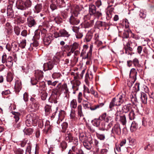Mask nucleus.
<instances>
[{
  "label": "nucleus",
  "instance_id": "774afa93",
  "mask_svg": "<svg viewBox=\"0 0 154 154\" xmlns=\"http://www.w3.org/2000/svg\"><path fill=\"white\" fill-rule=\"evenodd\" d=\"M106 123H109L110 122H113L112 118L111 117H107L105 119Z\"/></svg>",
  "mask_w": 154,
  "mask_h": 154
},
{
  "label": "nucleus",
  "instance_id": "20e7f679",
  "mask_svg": "<svg viewBox=\"0 0 154 154\" xmlns=\"http://www.w3.org/2000/svg\"><path fill=\"white\" fill-rule=\"evenodd\" d=\"M104 105V103H103L95 105H92L91 103H89L87 104H85L82 105L84 109H85L87 110L90 109L91 111H93L102 107Z\"/></svg>",
  "mask_w": 154,
  "mask_h": 154
},
{
  "label": "nucleus",
  "instance_id": "49530a36",
  "mask_svg": "<svg viewBox=\"0 0 154 154\" xmlns=\"http://www.w3.org/2000/svg\"><path fill=\"white\" fill-rule=\"evenodd\" d=\"M74 84L73 86L72 87L73 88H74L75 87H76V90H78V86H79L80 84V82L77 80H76L74 82Z\"/></svg>",
  "mask_w": 154,
  "mask_h": 154
},
{
  "label": "nucleus",
  "instance_id": "4c0bfd02",
  "mask_svg": "<svg viewBox=\"0 0 154 154\" xmlns=\"http://www.w3.org/2000/svg\"><path fill=\"white\" fill-rule=\"evenodd\" d=\"M18 43L14 41L12 42L11 44V48L16 51H18Z\"/></svg>",
  "mask_w": 154,
  "mask_h": 154
},
{
  "label": "nucleus",
  "instance_id": "58836bf2",
  "mask_svg": "<svg viewBox=\"0 0 154 154\" xmlns=\"http://www.w3.org/2000/svg\"><path fill=\"white\" fill-rule=\"evenodd\" d=\"M99 129L101 131L106 130V123L102 122L100 124L99 127Z\"/></svg>",
  "mask_w": 154,
  "mask_h": 154
},
{
  "label": "nucleus",
  "instance_id": "6ab92c4d",
  "mask_svg": "<svg viewBox=\"0 0 154 154\" xmlns=\"http://www.w3.org/2000/svg\"><path fill=\"white\" fill-rule=\"evenodd\" d=\"M61 37H69L70 35L69 32L64 29H61L59 31Z\"/></svg>",
  "mask_w": 154,
  "mask_h": 154
},
{
  "label": "nucleus",
  "instance_id": "f8f14e48",
  "mask_svg": "<svg viewBox=\"0 0 154 154\" xmlns=\"http://www.w3.org/2000/svg\"><path fill=\"white\" fill-rule=\"evenodd\" d=\"M137 73L136 70L134 68H132L130 70L129 76L131 78H133V80L131 82H133V83H134L137 79Z\"/></svg>",
  "mask_w": 154,
  "mask_h": 154
},
{
  "label": "nucleus",
  "instance_id": "a18cd8bd",
  "mask_svg": "<svg viewBox=\"0 0 154 154\" xmlns=\"http://www.w3.org/2000/svg\"><path fill=\"white\" fill-rule=\"evenodd\" d=\"M139 16L140 18L144 19L146 17V12L143 10H141L140 11Z\"/></svg>",
  "mask_w": 154,
  "mask_h": 154
},
{
  "label": "nucleus",
  "instance_id": "c85d7f7f",
  "mask_svg": "<svg viewBox=\"0 0 154 154\" xmlns=\"http://www.w3.org/2000/svg\"><path fill=\"white\" fill-rule=\"evenodd\" d=\"M62 76L61 74L59 72H54L52 75V77L54 79H59Z\"/></svg>",
  "mask_w": 154,
  "mask_h": 154
},
{
  "label": "nucleus",
  "instance_id": "8fccbe9b",
  "mask_svg": "<svg viewBox=\"0 0 154 154\" xmlns=\"http://www.w3.org/2000/svg\"><path fill=\"white\" fill-rule=\"evenodd\" d=\"M26 45V40L23 39L19 44V46L23 48H25Z\"/></svg>",
  "mask_w": 154,
  "mask_h": 154
},
{
  "label": "nucleus",
  "instance_id": "c9c22d12",
  "mask_svg": "<svg viewBox=\"0 0 154 154\" xmlns=\"http://www.w3.org/2000/svg\"><path fill=\"white\" fill-rule=\"evenodd\" d=\"M66 116L65 112L63 110H61L59 114V120L62 121Z\"/></svg>",
  "mask_w": 154,
  "mask_h": 154
},
{
  "label": "nucleus",
  "instance_id": "7c9ffc66",
  "mask_svg": "<svg viewBox=\"0 0 154 154\" xmlns=\"http://www.w3.org/2000/svg\"><path fill=\"white\" fill-rule=\"evenodd\" d=\"M137 124L135 122H133L130 127L131 131L134 132L137 129Z\"/></svg>",
  "mask_w": 154,
  "mask_h": 154
},
{
  "label": "nucleus",
  "instance_id": "c756f323",
  "mask_svg": "<svg viewBox=\"0 0 154 154\" xmlns=\"http://www.w3.org/2000/svg\"><path fill=\"white\" fill-rule=\"evenodd\" d=\"M64 0H56V4L60 8H62L65 6Z\"/></svg>",
  "mask_w": 154,
  "mask_h": 154
},
{
  "label": "nucleus",
  "instance_id": "9d476101",
  "mask_svg": "<svg viewBox=\"0 0 154 154\" xmlns=\"http://www.w3.org/2000/svg\"><path fill=\"white\" fill-rule=\"evenodd\" d=\"M27 23L28 26L31 27L35 26L37 24L36 22L34 17L31 16L29 17L27 19Z\"/></svg>",
  "mask_w": 154,
  "mask_h": 154
},
{
  "label": "nucleus",
  "instance_id": "79ce46f5",
  "mask_svg": "<svg viewBox=\"0 0 154 154\" xmlns=\"http://www.w3.org/2000/svg\"><path fill=\"white\" fill-rule=\"evenodd\" d=\"M24 5L25 8L30 7L32 5V2L30 0H26L24 2Z\"/></svg>",
  "mask_w": 154,
  "mask_h": 154
},
{
  "label": "nucleus",
  "instance_id": "6e6d98bb",
  "mask_svg": "<svg viewBox=\"0 0 154 154\" xmlns=\"http://www.w3.org/2000/svg\"><path fill=\"white\" fill-rule=\"evenodd\" d=\"M51 128L50 125L48 124L45 125V128L44 129V132L46 134L48 132H49Z\"/></svg>",
  "mask_w": 154,
  "mask_h": 154
},
{
  "label": "nucleus",
  "instance_id": "a211bd4d",
  "mask_svg": "<svg viewBox=\"0 0 154 154\" xmlns=\"http://www.w3.org/2000/svg\"><path fill=\"white\" fill-rule=\"evenodd\" d=\"M7 14L9 18H12L14 17V14L11 5L8 6L7 8Z\"/></svg>",
  "mask_w": 154,
  "mask_h": 154
},
{
  "label": "nucleus",
  "instance_id": "680f3d73",
  "mask_svg": "<svg viewBox=\"0 0 154 154\" xmlns=\"http://www.w3.org/2000/svg\"><path fill=\"white\" fill-rule=\"evenodd\" d=\"M20 114L19 113H16L14 114V118L15 119V121L17 122L19 119V116Z\"/></svg>",
  "mask_w": 154,
  "mask_h": 154
},
{
  "label": "nucleus",
  "instance_id": "f03ea898",
  "mask_svg": "<svg viewBox=\"0 0 154 154\" xmlns=\"http://www.w3.org/2000/svg\"><path fill=\"white\" fill-rule=\"evenodd\" d=\"M34 116V115L33 114L27 116L25 122L27 126L29 127L32 125L35 126L37 122L38 117Z\"/></svg>",
  "mask_w": 154,
  "mask_h": 154
},
{
  "label": "nucleus",
  "instance_id": "39448f33",
  "mask_svg": "<svg viewBox=\"0 0 154 154\" xmlns=\"http://www.w3.org/2000/svg\"><path fill=\"white\" fill-rule=\"evenodd\" d=\"M116 120L119 121L123 125H125L126 123V120L125 116L122 115L121 112L117 110L116 113Z\"/></svg>",
  "mask_w": 154,
  "mask_h": 154
},
{
  "label": "nucleus",
  "instance_id": "2f4dec72",
  "mask_svg": "<svg viewBox=\"0 0 154 154\" xmlns=\"http://www.w3.org/2000/svg\"><path fill=\"white\" fill-rule=\"evenodd\" d=\"M122 109L124 112L125 113L128 112L129 111H131V107L130 105L127 104L124 106L123 108H122Z\"/></svg>",
  "mask_w": 154,
  "mask_h": 154
},
{
  "label": "nucleus",
  "instance_id": "5701e85b",
  "mask_svg": "<svg viewBox=\"0 0 154 154\" xmlns=\"http://www.w3.org/2000/svg\"><path fill=\"white\" fill-rule=\"evenodd\" d=\"M140 98L142 103H147V96L144 93L141 94Z\"/></svg>",
  "mask_w": 154,
  "mask_h": 154
},
{
  "label": "nucleus",
  "instance_id": "6e6552de",
  "mask_svg": "<svg viewBox=\"0 0 154 154\" xmlns=\"http://www.w3.org/2000/svg\"><path fill=\"white\" fill-rule=\"evenodd\" d=\"M112 132L113 134L119 135L121 133L120 124L118 123L115 124L112 128Z\"/></svg>",
  "mask_w": 154,
  "mask_h": 154
},
{
  "label": "nucleus",
  "instance_id": "ddd939ff",
  "mask_svg": "<svg viewBox=\"0 0 154 154\" xmlns=\"http://www.w3.org/2000/svg\"><path fill=\"white\" fill-rule=\"evenodd\" d=\"M72 29L73 31L75 33L76 37L77 38L80 39L83 37V33L79 31V28L74 27L72 28Z\"/></svg>",
  "mask_w": 154,
  "mask_h": 154
},
{
  "label": "nucleus",
  "instance_id": "412c9836",
  "mask_svg": "<svg viewBox=\"0 0 154 154\" xmlns=\"http://www.w3.org/2000/svg\"><path fill=\"white\" fill-rule=\"evenodd\" d=\"M42 8V6L41 4H37L34 7V11L35 13H38L41 11Z\"/></svg>",
  "mask_w": 154,
  "mask_h": 154
},
{
  "label": "nucleus",
  "instance_id": "5fc2aeb1",
  "mask_svg": "<svg viewBox=\"0 0 154 154\" xmlns=\"http://www.w3.org/2000/svg\"><path fill=\"white\" fill-rule=\"evenodd\" d=\"M54 20L57 24H60L62 22V19L59 17H56L54 18Z\"/></svg>",
  "mask_w": 154,
  "mask_h": 154
},
{
  "label": "nucleus",
  "instance_id": "69168bd1",
  "mask_svg": "<svg viewBox=\"0 0 154 154\" xmlns=\"http://www.w3.org/2000/svg\"><path fill=\"white\" fill-rule=\"evenodd\" d=\"M23 152V150L21 149H17L15 151L16 154H22Z\"/></svg>",
  "mask_w": 154,
  "mask_h": 154
},
{
  "label": "nucleus",
  "instance_id": "de8ad7c7",
  "mask_svg": "<svg viewBox=\"0 0 154 154\" xmlns=\"http://www.w3.org/2000/svg\"><path fill=\"white\" fill-rule=\"evenodd\" d=\"M129 143L131 145L135 146L136 144V141L135 139L130 138L129 139Z\"/></svg>",
  "mask_w": 154,
  "mask_h": 154
},
{
  "label": "nucleus",
  "instance_id": "3c124183",
  "mask_svg": "<svg viewBox=\"0 0 154 154\" xmlns=\"http://www.w3.org/2000/svg\"><path fill=\"white\" fill-rule=\"evenodd\" d=\"M94 22V20H92L91 21V23H90L89 22H86L84 24V26L85 28H88L92 25Z\"/></svg>",
  "mask_w": 154,
  "mask_h": 154
},
{
  "label": "nucleus",
  "instance_id": "338daca9",
  "mask_svg": "<svg viewBox=\"0 0 154 154\" xmlns=\"http://www.w3.org/2000/svg\"><path fill=\"white\" fill-rule=\"evenodd\" d=\"M38 79L36 78L35 79L34 78L32 79H31V83L32 85H36L38 81Z\"/></svg>",
  "mask_w": 154,
  "mask_h": 154
},
{
  "label": "nucleus",
  "instance_id": "0e129e2a",
  "mask_svg": "<svg viewBox=\"0 0 154 154\" xmlns=\"http://www.w3.org/2000/svg\"><path fill=\"white\" fill-rule=\"evenodd\" d=\"M60 146L63 149H65L67 147V144L65 141L62 142L60 144Z\"/></svg>",
  "mask_w": 154,
  "mask_h": 154
},
{
  "label": "nucleus",
  "instance_id": "72a5a7b5",
  "mask_svg": "<svg viewBox=\"0 0 154 154\" xmlns=\"http://www.w3.org/2000/svg\"><path fill=\"white\" fill-rule=\"evenodd\" d=\"M39 104L37 102L34 103H32L31 108L32 109V111H35L38 109Z\"/></svg>",
  "mask_w": 154,
  "mask_h": 154
},
{
  "label": "nucleus",
  "instance_id": "0eeeda50",
  "mask_svg": "<svg viewBox=\"0 0 154 154\" xmlns=\"http://www.w3.org/2000/svg\"><path fill=\"white\" fill-rule=\"evenodd\" d=\"M57 91L59 92L60 91H64V92L67 94L69 92L68 89L67 87L66 84L65 83L61 85V83H59L57 86Z\"/></svg>",
  "mask_w": 154,
  "mask_h": 154
},
{
  "label": "nucleus",
  "instance_id": "423d86ee",
  "mask_svg": "<svg viewBox=\"0 0 154 154\" xmlns=\"http://www.w3.org/2000/svg\"><path fill=\"white\" fill-rule=\"evenodd\" d=\"M65 139L68 142H73L75 144H76L78 142V139L75 138H74L72 135L71 133L67 131L64 135Z\"/></svg>",
  "mask_w": 154,
  "mask_h": 154
},
{
  "label": "nucleus",
  "instance_id": "7ed1b4c3",
  "mask_svg": "<svg viewBox=\"0 0 154 154\" xmlns=\"http://www.w3.org/2000/svg\"><path fill=\"white\" fill-rule=\"evenodd\" d=\"M89 13L90 15H93L98 18L102 16V13L99 11H97L95 6L92 4L89 6Z\"/></svg>",
  "mask_w": 154,
  "mask_h": 154
},
{
  "label": "nucleus",
  "instance_id": "ea45409f",
  "mask_svg": "<svg viewBox=\"0 0 154 154\" xmlns=\"http://www.w3.org/2000/svg\"><path fill=\"white\" fill-rule=\"evenodd\" d=\"M78 113L79 116L81 117L83 116L82 110V106L80 105H79L77 107Z\"/></svg>",
  "mask_w": 154,
  "mask_h": 154
},
{
  "label": "nucleus",
  "instance_id": "cd10ccee",
  "mask_svg": "<svg viewBox=\"0 0 154 154\" xmlns=\"http://www.w3.org/2000/svg\"><path fill=\"white\" fill-rule=\"evenodd\" d=\"M24 134L26 135H30L33 132L32 129L29 128H25L23 131Z\"/></svg>",
  "mask_w": 154,
  "mask_h": 154
},
{
  "label": "nucleus",
  "instance_id": "f3484780",
  "mask_svg": "<svg viewBox=\"0 0 154 154\" xmlns=\"http://www.w3.org/2000/svg\"><path fill=\"white\" fill-rule=\"evenodd\" d=\"M57 92H56L55 93V92H52L51 96L50 97V99L52 101V103H57Z\"/></svg>",
  "mask_w": 154,
  "mask_h": 154
},
{
  "label": "nucleus",
  "instance_id": "2eb2a0df",
  "mask_svg": "<svg viewBox=\"0 0 154 154\" xmlns=\"http://www.w3.org/2000/svg\"><path fill=\"white\" fill-rule=\"evenodd\" d=\"M5 32L7 34H11L12 31V27L10 23H7L5 26Z\"/></svg>",
  "mask_w": 154,
  "mask_h": 154
},
{
  "label": "nucleus",
  "instance_id": "473e14b6",
  "mask_svg": "<svg viewBox=\"0 0 154 154\" xmlns=\"http://www.w3.org/2000/svg\"><path fill=\"white\" fill-rule=\"evenodd\" d=\"M92 142L91 141L89 142L87 141H84L83 143V144L84 147L88 150H90L91 148V143Z\"/></svg>",
  "mask_w": 154,
  "mask_h": 154
},
{
  "label": "nucleus",
  "instance_id": "f257e3e1",
  "mask_svg": "<svg viewBox=\"0 0 154 154\" xmlns=\"http://www.w3.org/2000/svg\"><path fill=\"white\" fill-rule=\"evenodd\" d=\"M125 95L122 93L119 94L115 97L112 98L110 102L109 108L112 109L115 106H120L124 101Z\"/></svg>",
  "mask_w": 154,
  "mask_h": 154
},
{
  "label": "nucleus",
  "instance_id": "1a4fd4ad",
  "mask_svg": "<svg viewBox=\"0 0 154 154\" xmlns=\"http://www.w3.org/2000/svg\"><path fill=\"white\" fill-rule=\"evenodd\" d=\"M54 63L52 61H49L45 63L43 65V69L44 71L51 70L53 68Z\"/></svg>",
  "mask_w": 154,
  "mask_h": 154
},
{
  "label": "nucleus",
  "instance_id": "4d7b16f0",
  "mask_svg": "<svg viewBox=\"0 0 154 154\" xmlns=\"http://www.w3.org/2000/svg\"><path fill=\"white\" fill-rule=\"evenodd\" d=\"M106 130L110 128L113 125V122H110L109 123H106Z\"/></svg>",
  "mask_w": 154,
  "mask_h": 154
},
{
  "label": "nucleus",
  "instance_id": "bb28decb",
  "mask_svg": "<svg viewBox=\"0 0 154 154\" xmlns=\"http://www.w3.org/2000/svg\"><path fill=\"white\" fill-rule=\"evenodd\" d=\"M92 123L94 126L99 127L100 124V118L94 119L92 121Z\"/></svg>",
  "mask_w": 154,
  "mask_h": 154
},
{
  "label": "nucleus",
  "instance_id": "4be33fe9",
  "mask_svg": "<svg viewBox=\"0 0 154 154\" xmlns=\"http://www.w3.org/2000/svg\"><path fill=\"white\" fill-rule=\"evenodd\" d=\"M6 65L8 67H10L13 65L12 57L11 56H9L6 61Z\"/></svg>",
  "mask_w": 154,
  "mask_h": 154
},
{
  "label": "nucleus",
  "instance_id": "9b49d317",
  "mask_svg": "<svg viewBox=\"0 0 154 154\" xmlns=\"http://www.w3.org/2000/svg\"><path fill=\"white\" fill-rule=\"evenodd\" d=\"M69 22L71 24L75 25L78 24L79 23L80 21L78 18L77 16H74L72 15L70 17Z\"/></svg>",
  "mask_w": 154,
  "mask_h": 154
},
{
  "label": "nucleus",
  "instance_id": "a878e982",
  "mask_svg": "<svg viewBox=\"0 0 154 154\" xmlns=\"http://www.w3.org/2000/svg\"><path fill=\"white\" fill-rule=\"evenodd\" d=\"M45 35L44 34L42 36L44 37V44L46 45H48L51 42V40L50 39L49 37L48 36L47 37H45Z\"/></svg>",
  "mask_w": 154,
  "mask_h": 154
},
{
  "label": "nucleus",
  "instance_id": "09e8293b",
  "mask_svg": "<svg viewBox=\"0 0 154 154\" xmlns=\"http://www.w3.org/2000/svg\"><path fill=\"white\" fill-rule=\"evenodd\" d=\"M79 46V45L78 43L76 42L74 43L72 45L71 49L74 52L75 50L78 48Z\"/></svg>",
  "mask_w": 154,
  "mask_h": 154
},
{
  "label": "nucleus",
  "instance_id": "c03bdc74",
  "mask_svg": "<svg viewBox=\"0 0 154 154\" xmlns=\"http://www.w3.org/2000/svg\"><path fill=\"white\" fill-rule=\"evenodd\" d=\"M48 94L45 91H43L41 93V99L42 100H46L47 96Z\"/></svg>",
  "mask_w": 154,
  "mask_h": 154
},
{
  "label": "nucleus",
  "instance_id": "f704fd0d",
  "mask_svg": "<svg viewBox=\"0 0 154 154\" xmlns=\"http://www.w3.org/2000/svg\"><path fill=\"white\" fill-rule=\"evenodd\" d=\"M77 103L76 100L73 99L72 100L70 103V106L72 109L76 108L77 107Z\"/></svg>",
  "mask_w": 154,
  "mask_h": 154
},
{
  "label": "nucleus",
  "instance_id": "052dcab7",
  "mask_svg": "<svg viewBox=\"0 0 154 154\" xmlns=\"http://www.w3.org/2000/svg\"><path fill=\"white\" fill-rule=\"evenodd\" d=\"M58 81H55L54 82H52L51 81H48V84L49 85H51L52 86H55L56 84L57 83Z\"/></svg>",
  "mask_w": 154,
  "mask_h": 154
},
{
  "label": "nucleus",
  "instance_id": "13d9d810",
  "mask_svg": "<svg viewBox=\"0 0 154 154\" xmlns=\"http://www.w3.org/2000/svg\"><path fill=\"white\" fill-rule=\"evenodd\" d=\"M72 152L76 153V154H79V151L76 147L72 146Z\"/></svg>",
  "mask_w": 154,
  "mask_h": 154
},
{
  "label": "nucleus",
  "instance_id": "864d4df0",
  "mask_svg": "<svg viewBox=\"0 0 154 154\" xmlns=\"http://www.w3.org/2000/svg\"><path fill=\"white\" fill-rule=\"evenodd\" d=\"M45 112L47 114H48L51 111V107L48 105H46L45 108Z\"/></svg>",
  "mask_w": 154,
  "mask_h": 154
},
{
  "label": "nucleus",
  "instance_id": "aec40b11",
  "mask_svg": "<svg viewBox=\"0 0 154 154\" xmlns=\"http://www.w3.org/2000/svg\"><path fill=\"white\" fill-rule=\"evenodd\" d=\"M17 7L18 9L24 10L26 9L25 7L23 6V2L22 0H19L17 3Z\"/></svg>",
  "mask_w": 154,
  "mask_h": 154
},
{
  "label": "nucleus",
  "instance_id": "b1692460",
  "mask_svg": "<svg viewBox=\"0 0 154 154\" xmlns=\"http://www.w3.org/2000/svg\"><path fill=\"white\" fill-rule=\"evenodd\" d=\"M38 45V42L36 40H34L32 43L30 44V47L29 48V50L32 51L33 49V48H36Z\"/></svg>",
  "mask_w": 154,
  "mask_h": 154
},
{
  "label": "nucleus",
  "instance_id": "a19ab883",
  "mask_svg": "<svg viewBox=\"0 0 154 154\" xmlns=\"http://www.w3.org/2000/svg\"><path fill=\"white\" fill-rule=\"evenodd\" d=\"M128 116L130 120H131L134 119L135 118V115L133 110H131L128 114Z\"/></svg>",
  "mask_w": 154,
  "mask_h": 154
},
{
  "label": "nucleus",
  "instance_id": "4468645a",
  "mask_svg": "<svg viewBox=\"0 0 154 154\" xmlns=\"http://www.w3.org/2000/svg\"><path fill=\"white\" fill-rule=\"evenodd\" d=\"M14 88L16 92H18L20 91L22 88L21 83L20 81H16Z\"/></svg>",
  "mask_w": 154,
  "mask_h": 154
},
{
  "label": "nucleus",
  "instance_id": "e2e57ef3",
  "mask_svg": "<svg viewBox=\"0 0 154 154\" xmlns=\"http://www.w3.org/2000/svg\"><path fill=\"white\" fill-rule=\"evenodd\" d=\"M78 102L79 103H81L82 100V94L80 92L79 93L78 96Z\"/></svg>",
  "mask_w": 154,
  "mask_h": 154
},
{
  "label": "nucleus",
  "instance_id": "e433bc0d",
  "mask_svg": "<svg viewBox=\"0 0 154 154\" xmlns=\"http://www.w3.org/2000/svg\"><path fill=\"white\" fill-rule=\"evenodd\" d=\"M70 118L72 121H75L76 119L75 117V111L74 109H72L70 115Z\"/></svg>",
  "mask_w": 154,
  "mask_h": 154
},
{
  "label": "nucleus",
  "instance_id": "393cba45",
  "mask_svg": "<svg viewBox=\"0 0 154 154\" xmlns=\"http://www.w3.org/2000/svg\"><path fill=\"white\" fill-rule=\"evenodd\" d=\"M93 34L91 32H89L87 34L85 38L84 39V41L86 42H90L92 38Z\"/></svg>",
  "mask_w": 154,
  "mask_h": 154
},
{
  "label": "nucleus",
  "instance_id": "37998d69",
  "mask_svg": "<svg viewBox=\"0 0 154 154\" xmlns=\"http://www.w3.org/2000/svg\"><path fill=\"white\" fill-rule=\"evenodd\" d=\"M133 63L134 65L135 66L140 67V65L139 64V61L138 59L137 58H135L132 61V63Z\"/></svg>",
  "mask_w": 154,
  "mask_h": 154
},
{
  "label": "nucleus",
  "instance_id": "603ef678",
  "mask_svg": "<svg viewBox=\"0 0 154 154\" xmlns=\"http://www.w3.org/2000/svg\"><path fill=\"white\" fill-rule=\"evenodd\" d=\"M14 31L17 35H18L20 34V28L18 26H15L14 28Z\"/></svg>",
  "mask_w": 154,
  "mask_h": 154
},
{
  "label": "nucleus",
  "instance_id": "bf43d9fd",
  "mask_svg": "<svg viewBox=\"0 0 154 154\" xmlns=\"http://www.w3.org/2000/svg\"><path fill=\"white\" fill-rule=\"evenodd\" d=\"M97 135L98 138L101 140H103L105 139V136L103 134H97Z\"/></svg>",
  "mask_w": 154,
  "mask_h": 154
},
{
  "label": "nucleus",
  "instance_id": "dca6fc26",
  "mask_svg": "<svg viewBox=\"0 0 154 154\" xmlns=\"http://www.w3.org/2000/svg\"><path fill=\"white\" fill-rule=\"evenodd\" d=\"M43 72L39 70H37L35 71V76L36 78L39 80L42 79L43 77Z\"/></svg>",
  "mask_w": 154,
  "mask_h": 154
}]
</instances>
